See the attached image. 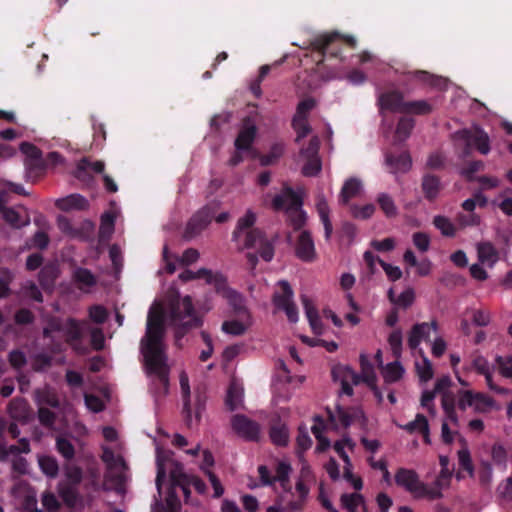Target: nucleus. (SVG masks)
<instances>
[{
	"mask_svg": "<svg viewBox=\"0 0 512 512\" xmlns=\"http://www.w3.org/2000/svg\"><path fill=\"white\" fill-rule=\"evenodd\" d=\"M164 312L160 303L154 302L148 312L146 334L141 340L140 350L144 366L150 378V391L158 398L168 392L169 368L165 356Z\"/></svg>",
	"mask_w": 512,
	"mask_h": 512,
	"instance_id": "obj_1",
	"label": "nucleus"
},
{
	"mask_svg": "<svg viewBox=\"0 0 512 512\" xmlns=\"http://www.w3.org/2000/svg\"><path fill=\"white\" fill-rule=\"evenodd\" d=\"M292 468L285 461L277 463L275 474L272 476L265 466H259L258 472L264 485H272L278 496V502L285 507L296 510L299 509L309 493L308 482L312 478L311 470L307 465H303L300 471L299 479L295 490H292L290 483V474Z\"/></svg>",
	"mask_w": 512,
	"mask_h": 512,
	"instance_id": "obj_2",
	"label": "nucleus"
},
{
	"mask_svg": "<svg viewBox=\"0 0 512 512\" xmlns=\"http://www.w3.org/2000/svg\"><path fill=\"white\" fill-rule=\"evenodd\" d=\"M157 477L156 487L159 496H161L162 485L166 474L170 477V488L165 503L167 510L165 512H177L180 508V501L176 494V488H180L184 495L185 501L188 502L189 489L192 485L199 493H204L206 486L202 480L195 476H188L183 472V467L172 458V454L169 451H162L157 448Z\"/></svg>",
	"mask_w": 512,
	"mask_h": 512,
	"instance_id": "obj_3",
	"label": "nucleus"
},
{
	"mask_svg": "<svg viewBox=\"0 0 512 512\" xmlns=\"http://www.w3.org/2000/svg\"><path fill=\"white\" fill-rule=\"evenodd\" d=\"M256 221V214L252 210L239 218L236 228L233 232V240L236 242L239 250H248L247 259L254 269L258 260V256L265 261H270L274 256L272 244L262 235V233L253 229Z\"/></svg>",
	"mask_w": 512,
	"mask_h": 512,
	"instance_id": "obj_4",
	"label": "nucleus"
},
{
	"mask_svg": "<svg viewBox=\"0 0 512 512\" xmlns=\"http://www.w3.org/2000/svg\"><path fill=\"white\" fill-rule=\"evenodd\" d=\"M102 434L105 442L101 445V459L106 464L110 473L122 479L123 473L127 468L124 459V444L119 438L118 432L113 427H103Z\"/></svg>",
	"mask_w": 512,
	"mask_h": 512,
	"instance_id": "obj_5",
	"label": "nucleus"
},
{
	"mask_svg": "<svg viewBox=\"0 0 512 512\" xmlns=\"http://www.w3.org/2000/svg\"><path fill=\"white\" fill-rule=\"evenodd\" d=\"M167 320L178 329L197 327L201 323L189 296L176 297L170 302Z\"/></svg>",
	"mask_w": 512,
	"mask_h": 512,
	"instance_id": "obj_6",
	"label": "nucleus"
},
{
	"mask_svg": "<svg viewBox=\"0 0 512 512\" xmlns=\"http://www.w3.org/2000/svg\"><path fill=\"white\" fill-rule=\"evenodd\" d=\"M394 481L397 486L416 499H427V495H429L428 484L421 481L419 475L413 469L399 468L394 475Z\"/></svg>",
	"mask_w": 512,
	"mask_h": 512,
	"instance_id": "obj_7",
	"label": "nucleus"
},
{
	"mask_svg": "<svg viewBox=\"0 0 512 512\" xmlns=\"http://www.w3.org/2000/svg\"><path fill=\"white\" fill-rule=\"evenodd\" d=\"M331 425L336 428L357 427L360 430L367 428V418L360 408L343 409L338 407L335 412L329 414Z\"/></svg>",
	"mask_w": 512,
	"mask_h": 512,
	"instance_id": "obj_8",
	"label": "nucleus"
},
{
	"mask_svg": "<svg viewBox=\"0 0 512 512\" xmlns=\"http://www.w3.org/2000/svg\"><path fill=\"white\" fill-rule=\"evenodd\" d=\"M9 201L8 193L3 189L0 191V214L3 220L11 227L19 229L30 224V215L24 206H7Z\"/></svg>",
	"mask_w": 512,
	"mask_h": 512,
	"instance_id": "obj_9",
	"label": "nucleus"
},
{
	"mask_svg": "<svg viewBox=\"0 0 512 512\" xmlns=\"http://www.w3.org/2000/svg\"><path fill=\"white\" fill-rule=\"evenodd\" d=\"M455 139L457 142L464 144L467 149L475 147L482 154H488L490 151L489 136L479 126L457 131L455 133Z\"/></svg>",
	"mask_w": 512,
	"mask_h": 512,
	"instance_id": "obj_10",
	"label": "nucleus"
},
{
	"mask_svg": "<svg viewBox=\"0 0 512 512\" xmlns=\"http://www.w3.org/2000/svg\"><path fill=\"white\" fill-rule=\"evenodd\" d=\"M277 285L278 289L274 293L273 303L278 309L285 312L290 322L296 323L299 317L297 307L293 302V290L284 280L279 281Z\"/></svg>",
	"mask_w": 512,
	"mask_h": 512,
	"instance_id": "obj_11",
	"label": "nucleus"
},
{
	"mask_svg": "<svg viewBox=\"0 0 512 512\" xmlns=\"http://www.w3.org/2000/svg\"><path fill=\"white\" fill-rule=\"evenodd\" d=\"M451 379L449 376L439 378L434 387L436 393L441 394L442 409L447 418L454 424L459 423L458 415L456 413V405L454 395L449 391Z\"/></svg>",
	"mask_w": 512,
	"mask_h": 512,
	"instance_id": "obj_12",
	"label": "nucleus"
},
{
	"mask_svg": "<svg viewBox=\"0 0 512 512\" xmlns=\"http://www.w3.org/2000/svg\"><path fill=\"white\" fill-rule=\"evenodd\" d=\"M44 334L51 338L72 341L80 336L81 327L71 319H67L65 322L53 320L44 328Z\"/></svg>",
	"mask_w": 512,
	"mask_h": 512,
	"instance_id": "obj_13",
	"label": "nucleus"
},
{
	"mask_svg": "<svg viewBox=\"0 0 512 512\" xmlns=\"http://www.w3.org/2000/svg\"><path fill=\"white\" fill-rule=\"evenodd\" d=\"M354 442L350 438H344L340 441L335 442L334 450L339 454V456L345 462L343 476L344 478L350 482L351 486L355 490H360L363 486L362 480L359 477H356L352 473V465L347 454V450H353Z\"/></svg>",
	"mask_w": 512,
	"mask_h": 512,
	"instance_id": "obj_14",
	"label": "nucleus"
},
{
	"mask_svg": "<svg viewBox=\"0 0 512 512\" xmlns=\"http://www.w3.org/2000/svg\"><path fill=\"white\" fill-rule=\"evenodd\" d=\"M314 106L315 101L311 98L304 99L297 106V110L292 121L293 128L297 133V142H299L301 138L306 137L311 131L307 122V117Z\"/></svg>",
	"mask_w": 512,
	"mask_h": 512,
	"instance_id": "obj_15",
	"label": "nucleus"
},
{
	"mask_svg": "<svg viewBox=\"0 0 512 512\" xmlns=\"http://www.w3.org/2000/svg\"><path fill=\"white\" fill-rule=\"evenodd\" d=\"M318 149H319V139L318 137H313L310 139L308 147L302 149L300 152V157L305 161V164L302 168V173L305 176H315L321 170V162L318 157Z\"/></svg>",
	"mask_w": 512,
	"mask_h": 512,
	"instance_id": "obj_16",
	"label": "nucleus"
},
{
	"mask_svg": "<svg viewBox=\"0 0 512 512\" xmlns=\"http://www.w3.org/2000/svg\"><path fill=\"white\" fill-rule=\"evenodd\" d=\"M332 376L334 381L341 385V393L346 395H352L353 385L359 383V375L347 365L334 366Z\"/></svg>",
	"mask_w": 512,
	"mask_h": 512,
	"instance_id": "obj_17",
	"label": "nucleus"
},
{
	"mask_svg": "<svg viewBox=\"0 0 512 512\" xmlns=\"http://www.w3.org/2000/svg\"><path fill=\"white\" fill-rule=\"evenodd\" d=\"M437 334L435 322H423L413 326L408 337V345L411 349H418L421 342H427Z\"/></svg>",
	"mask_w": 512,
	"mask_h": 512,
	"instance_id": "obj_18",
	"label": "nucleus"
},
{
	"mask_svg": "<svg viewBox=\"0 0 512 512\" xmlns=\"http://www.w3.org/2000/svg\"><path fill=\"white\" fill-rule=\"evenodd\" d=\"M231 425L236 434L248 440H257L259 437V426L243 415H235Z\"/></svg>",
	"mask_w": 512,
	"mask_h": 512,
	"instance_id": "obj_19",
	"label": "nucleus"
},
{
	"mask_svg": "<svg viewBox=\"0 0 512 512\" xmlns=\"http://www.w3.org/2000/svg\"><path fill=\"white\" fill-rule=\"evenodd\" d=\"M251 326V317L247 310L238 313V318L228 319L222 323L221 330L230 336H241Z\"/></svg>",
	"mask_w": 512,
	"mask_h": 512,
	"instance_id": "obj_20",
	"label": "nucleus"
},
{
	"mask_svg": "<svg viewBox=\"0 0 512 512\" xmlns=\"http://www.w3.org/2000/svg\"><path fill=\"white\" fill-rule=\"evenodd\" d=\"M296 200L299 202V207H302V190L295 192L290 188H284L280 194L274 197L272 204L276 210H284L288 213L293 210Z\"/></svg>",
	"mask_w": 512,
	"mask_h": 512,
	"instance_id": "obj_21",
	"label": "nucleus"
},
{
	"mask_svg": "<svg viewBox=\"0 0 512 512\" xmlns=\"http://www.w3.org/2000/svg\"><path fill=\"white\" fill-rule=\"evenodd\" d=\"M213 219V212L210 209L203 208L195 214L189 221L186 228V235L192 238L205 229Z\"/></svg>",
	"mask_w": 512,
	"mask_h": 512,
	"instance_id": "obj_22",
	"label": "nucleus"
},
{
	"mask_svg": "<svg viewBox=\"0 0 512 512\" xmlns=\"http://www.w3.org/2000/svg\"><path fill=\"white\" fill-rule=\"evenodd\" d=\"M217 292L221 295L222 298L226 299L229 305L235 310L237 313H241L243 310H247L245 307V301L241 294L237 291L226 287L224 285V279L221 277V281L218 284H215Z\"/></svg>",
	"mask_w": 512,
	"mask_h": 512,
	"instance_id": "obj_23",
	"label": "nucleus"
},
{
	"mask_svg": "<svg viewBox=\"0 0 512 512\" xmlns=\"http://www.w3.org/2000/svg\"><path fill=\"white\" fill-rule=\"evenodd\" d=\"M296 254L303 261H312L315 258L316 252L313 239L310 233L305 230L301 231L298 235Z\"/></svg>",
	"mask_w": 512,
	"mask_h": 512,
	"instance_id": "obj_24",
	"label": "nucleus"
},
{
	"mask_svg": "<svg viewBox=\"0 0 512 512\" xmlns=\"http://www.w3.org/2000/svg\"><path fill=\"white\" fill-rule=\"evenodd\" d=\"M451 479L452 470L446 468L445 470H440L434 482L431 485L428 484L429 495H427V499L435 500L441 498L442 491L450 486Z\"/></svg>",
	"mask_w": 512,
	"mask_h": 512,
	"instance_id": "obj_25",
	"label": "nucleus"
},
{
	"mask_svg": "<svg viewBox=\"0 0 512 512\" xmlns=\"http://www.w3.org/2000/svg\"><path fill=\"white\" fill-rule=\"evenodd\" d=\"M360 363L361 375L359 376V381L362 380L363 382L367 383L374 391L378 401L381 402L383 400V396L375 385L377 377L373 365L369 362L368 357L364 354H361L360 356Z\"/></svg>",
	"mask_w": 512,
	"mask_h": 512,
	"instance_id": "obj_26",
	"label": "nucleus"
},
{
	"mask_svg": "<svg viewBox=\"0 0 512 512\" xmlns=\"http://www.w3.org/2000/svg\"><path fill=\"white\" fill-rule=\"evenodd\" d=\"M55 205L62 211H80L88 208L89 203L86 198L80 194H70L56 200Z\"/></svg>",
	"mask_w": 512,
	"mask_h": 512,
	"instance_id": "obj_27",
	"label": "nucleus"
},
{
	"mask_svg": "<svg viewBox=\"0 0 512 512\" xmlns=\"http://www.w3.org/2000/svg\"><path fill=\"white\" fill-rule=\"evenodd\" d=\"M256 136V126L250 122L244 124L236 140L235 148L238 152L249 151Z\"/></svg>",
	"mask_w": 512,
	"mask_h": 512,
	"instance_id": "obj_28",
	"label": "nucleus"
},
{
	"mask_svg": "<svg viewBox=\"0 0 512 512\" xmlns=\"http://www.w3.org/2000/svg\"><path fill=\"white\" fill-rule=\"evenodd\" d=\"M363 191V184L360 179L352 177L347 179L341 189L339 199L347 204L351 199L359 197Z\"/></svg>",
	"mask_w": 512,
	"mask_h": 512,
	"instance_id": "obj_29",
	"label": "nucleus"
},
{
	"mask_svg": "<svg viewBox=\"0 0 512 512\" xmlns=\"http://www.w3.org/2000/svg\"><path fill=\"white\" fill-rule=\"evenodd\" d=\"M405 104L406 102L403 101L402 96L396 92L382 94L379 97V105L381 110H390L404 113Z\"/></svg>",
	"mask_w": 512,
	"mask_h": 512,
	"instance_id": "obj_30",
	"label": "nucleus"
},
{
	"mask_svg": "<svg viewBox=\"0 0 512 512\" xmlns=\"http://www.w3.org/2000/svg\"><path fill=\"white\" fill-rule=\"evenodd\" d=\"M244 389L237 382H232L228 388L226 395V406L229 410L234 411L243 406Z\"/></svg>",
	"mask_w": 512,
	"mask_h": 512,
	"instance_id": "obj_31",
	"label": "nucleus"
},
{
	"mask_svg": "<svg viewBox=\"0 0 512 512\" xmlns=\"http://www.w3.org/2000/svg\"><path fill=\"white\" fill-rule=\"evenodd\" d=\"M316 209L319 214L320 220L324 226L325 238L327 240H329L331 237L333 228H332V223L329 218L330 209H329L327 201L322 193H320L317 196Z\"/></svg>",
	"mask_w": 512,
	"mask_h": 512,
	"instance_id": "obj_32",
	"label": "nucleus"
},
{
	"mask_svg": "<svg viewBox=\"0 0 512 512\" xmlns=\"http://www.w3.org/2000/svg\"><path fill=\"white\" fill-rule=\"evenodd\" d=\"M477 254L480 264L489 267L494 266L498 261L499 256L495 247L489 242L479 243L477 245Z\"/></svg>",
	"mask_w": 512,
	"mask_h": 512,
	"instance_id": "obj_33",
	"label": "nucleus"
},
{
	"mask_svg": "<svg viewBox=\"0 0 512 512\" xmlns=\"http://www.w3.org/2000/svg\"><path fill=\"white\" fill-rule=\"evenodd\" d=\"M402 428L409 433L418 432L423 434L424 441L430 443L429 423L424 415L417 414L413 421L403 425Z\"/></svg>",
	"mask_w": 512,
	"mask_h": 512,
	"instance_id": "obj_34",
	"label": "nucleus"
},
{
	"mask_svg": "<svg viewBox=\"0 0 512 512\" xmlns=\"http://www.w3.org/2000/svg\"><path fill=\"white\" fill-rule=\"evenodd\" d=\"M302 303L312 331L315 334L321 335L324 331V328L318 316L317 310L314 308L311 300L305 296L302 297Z\"/></svg>",
	"mask_w": 512,
	"mask_h": 512,
	"instance_id": "obj_35",
	"label": "nucleus"
},
{
	"mask_svg": "<svg viewBox=\"0 0 512 512\" xmlns=\"http://www.w3.org/2000/svg\"><path fill=\"white\" fill-rule=\"evenodd\" d=\"M104 170V163L101 161L90 162L86 158L80 160L77 164L75 176L82 181L88 180V173L90 171L95 173H102Z\"/></svg>",
	"mask_w": 512,
	"mask_h": 512,
	"instance_id": "obj_36",
	"label": "nucleus"
},
{
	"mask_svg": "<svg viewBox=\"0 0 512 512\" xmlns=\"http://www.w3.org/2000/svg\"><path fill=\"white\" fill-rule=\"evenodd\" d=\"M389 300L399 308H408L410 307L415 300V291L408 287L403 292H401L398 296L395 295L394 290L391 288L388 291Z\"/></svg>",
	"mask_w": 512,
	"mask_h": 512,
	"instance_id": "obj_37",
	"label": "nucleus"
},
{
	"mask_svg": "<svg viewBox=\"0 0 512 512\" xmlns=\"http://www.w3.org/2000/svg\"><path fill=\"white\" fill-rule=\"evenodd\" d=\"M179 278L183 281L205 279L207 283H213L214 285L221 281V275L213 274L211 271L206 269H200L197 272L186 270L179 275Z\"/></svg>",
	"mask_w": 512,
	"mask_h": 512,
	"instance_id": "obj_38",
	"label": "nucleus"
},
{
	"mask_svg": "<svg viewBox=\"0 0 512 512\" xmlns=\"http://www.w3.org/2000/svg\"><path fill=\"white\" fill-rule=\"evenodd\" d=\"M471 368L476 370L479 374H482L486 378L488 387L491 390H496V387L492 383V369L489 362L483 356H475L471 363Z\"/></svg>",
	"mask_w": 512,
	"mask_h": 512,
	"instance_id": "obj_39",
	"label": "nucleus"
},
{
	"mask_svg": "<svg viewBox=\"0 0 512 512\" xmlns=\"http://www.w3.org/2000/svg\"><path fill=\"white\" fill-rule=\"evenodd\" d=\"M495 401L483 394L473 391V410L477 413H488L495 408Z\"/></svg>",
	"mask_w": 512,
	"mask_h": 512,
	"instance_id": "obj_40",
	"label": "nucleus"
},
{
	"mask_svg": "<svg viewBox=\"0 0 512 512\" xmlns=\"http://www.w3.org/2000/svg\"><path fill=\"white\" fill-rule=\"evenodd\" d=\"M404 368L400 362L395 361L382 367V376L387 383H393L400 380L404 375Z\"/></svg>",
	"mask_w": 512,
	"mask_h": 512,
	"instance_id": "obj_41",
	"label": "nucleus"
},
{
	"mask_svg": "<svg viewBox=\"0 0 512 512\" xmlns=\"http://www.w3.org/2000/svg\"><path fill=\"white\" fill-rule=\"evenodd\" d=\"M386 163L392 173L407 172L411 168V158L407 153L401 154L397 159L386 157Z\"/></svg>",
	"mask_w": 512,
	"mask_h": 512,
	"instance_id": "obj_42",
	"label": "nucleus"
},
{
	"mask_svg": "<svg viewBox=\"0 0 512 512\" xmlns=\"http://www.w3.org/2000/svg\"><path fill=\"white\" fill-rule=\"evenodd\" d=\"M324 429L325 426L323 420L319 417H315L314 424L311 427V430L315 438L318 440V445L316 447L317 451H324L330 446L329 440L323 436Z\"/></svg>",
	"mask_w": 512,
	"mask_h": 512,
	"instance_id": "obj_43",
	"label": "nucleus"
},
{
	"mask_svg": "<svg viewBox=\"0 0 512 512\" xmlns=\"http://www.w3.org/2000/svg\"><path fill=\"white\" fill-rule=\"evenodd\" d=\"M475 476L478 477L479 483L487 487L493 480V469L490 462L486 460L480 461L477 470H475Z\"/></svg>",
	"mask_w": 512,
	"mask_h": 512,
	"instance_id": "obj_44",
	"label": "nucleus"
},
{
	"mask_svg": "<svg viewBox=\"0 0 512 512\" xmlns=\"http://www.w3.org/2000/svg\"><path fill=\"white\" fill-rule=\"evenodd\" d=\"M422 188L425 197L428 199H434L440 192L439 179L432 175H426L422 181Z\"/></svg>",
	"mask_w": 512,
	"mask_h": 512,
	"instance_id": "obj_45",
	"label": "nucleus"
},
{
	"mask_svg": "<svg viewBox=\"0 0 512 512\" xmlns=\"http://www.w3.org/2000/svg\"><path fill=\"white\" fill-rule=\"evenodd\" d=\"M38 464L41 471L48 477L54 478L58 474V463L55 458L51 456L41 455L38 456Z\"/></svg>",
	"mask_w": 512,
	"mask_h": 512,
	"instance_id": "obj_46",
	"label": "nucleus"
},
{
	"mask_svg": "<svg viewBox=\"0 0 512 512\" xmlns=\"http://www.w3.org/2000/svg\"><path fill=\"white\" fill-rule=\"evenodd\" d=\"M421 352V359L415 363L417 374L421 381L427 382L433 377V367L427 357Z\"/></svg>",
	"mask_w": 512,
	"mask_h": 512,
	"instance_id": "obj_47",
	"label": "nucleus"
},
{
	"mask_svg": "<svg viewBox=\"0 0 512 512\" xmlns=\"http://www.w3.org/2000/svg\"><path fill=\"white\" fill-rule=\"evenodd\" d=\"M74 279L82 290H88L96 283L94 275L89 270L82 268L75 271Z\"/></svg>",
	"mask_w": 512,
	"mask_h": 512,
	"instance_id": "obj_48",
	"label": "nucleus"
},
{
	"mask_svg": "<svg viewBox=\"0 0 512 512\" xmlns=\"http://www.w3.org/2000/svg\"><path fill=\"white\" fill-rule=\"evenodd\" d=\"M458 463L459 465L467 471L468 475L473 478L475 477V468L472 463L471 454L467 446H463L458 452Z\"/></svg>",
	"mask_w": 512,
	"mask_h": 512,
	"instance_id": "obj_49",
	"label": "nucleus"
},
{
	"mask_svg": "<svg viewBox=\"0 0 512 512\" xmlns=\"http://www.w3.org/2000/svg\"><path fill=\"white\" fill-rule=\"evenodd\" d=\"M432 111V105L425 100L406 102L404 113L425 115Z\"/></svg>",
	"mask_w": 512,
	"mask_h": 512,
	"instance_id": "obj_50",
	"label": "nucleus"
},
{
	"mask_svg": "<svg viewBox=\"0 0 512 512\" xmlns=\"http://www.w3.org/2000/svg\"><path fill=\"white\" fill-rule=\"evenodd\" d=\"M30 451L29 443L26 439H22L19 445H11L9 447L0 445V459H6L9 455H16L19 453H28Z\"/></svg>",
	"mask_w": 512,
	"mask_h": 512,
	"instance_id": "obj_51",
	"label": "nucleus"
},
{
	"mask_svg": "<svg viewBox=\"0 0 512 512\" xmlns=\"http://www.w3.org/2000/svg\"><path fill=\"white\" fill-rule=\"evenodd\" d=\"M270 438L275 445L285 446L289 441V432L285 425L273 426L270 430Z\"/></svg>",
	"mask_w": 512,
	"mask_h": 512,
	"instance_id": "obj_52",
	"label": "nucleus"
},
{
	"mask_svg": "<svg viewBox=\"0 0 512 512\" xmlns=\"http://www.w3.org/2000/svg\"><path fill=\"white\" fill-rule=\"evenodd\" d=\"M377 202L387 217H395L397 215V207L390 195L381 193L377 198Z\"/></svg>",
	"mask_w": 512,
	"mask_h": 512,
	"instance_id": "obj_53",
	"label": "nucleus"
},
{
	"mask_svg": "<svg viewBox=\"0 0 512 512\" xmlns=\"http://www.w3.org/2000/svg\"><path fill=\"white\" fill-rule=\"evenodd\" d=\"M341 503L349 512H357L363 504V497L359 493L344 494L341 497Z\"/></svg>",
	"mask_w": 512,
	"mask_h": 512,
	"instance_id": "obj_54",
	"label": "nucleus"
},
{
	"mask_svg": "<svg viewBox=\"0 0 512 512\" xmlns=\"http://www.w3.org/2000/svg\"><path fill=\"white\" fill-rule=\"evenodd\" d=\"M290 223L295 229H300L306 222V214L302 207H299L297 200L294 202V208L287 213Z\"/></svg>",
	"mask_w": 512,
	"mask_h": 512,
	"instance_id": "obj_55",
	"label": "nucleus"
},
{
	"mask_svg": "<svg viewBox=\"0 0 512 512\" xmlns=\"http://www.w3.org/2000/svg\"><path fill=\"white\" fill-rule=\"evenodd\" d=\"M466 315L477 326H487L491 321V314L483 309H471L466 312Z\"/></svg>",
	"mask_w": 512,
	"mask_h": 512,
	"instance_id": "obj_56",
	"label": "nucleus"
},
{
	"mask_svg": "<svg viewBox=\"0 0 512 512\" xmlns=\"http://www.w3.org/2000/svg\"><path fill=\"white\" fill-rule=\"evenodd\" d=\"M414 127V121L408 118H402L396 129V138L398 141L406 140Z\"/></svg>",
	"mask_w": 512,
	"mask_h": 512,
	"instance_id": "obj_57",
	"label": "nucleus"
},
{
	"mask_svg": "<svg viewBox=\"0 0 512 512\" xmlns=\"http://www.w3.org/2000/svg\"><path fill=\"white\" fill-rule=\"evenodd\" d=\"M284 152V145L282 143H276L271 147L270 152L262 156L260 162L262 165H271L276 162Z\"/></svg>",
	"mask_w": 512,
	"mask_h": 512,
	"instance_id": "obj_58",
	"label": "nucleus"
},
{
	"mask_svg": "<svg viewBox=\"0 0 512 512\" xmlns=\"http://www.w3.org/2000/svg\"><path fill=\"white\" fill-rule=\"evenodd\" d=\"M412 242L418 251L425 253L430 249V236L424 232H416L412 235Z\"/></svg>",
	"mask_w": 512,
	"mask_h": 512,
	"instance_id": "obj_59",
	"label": "nucleus"
},
{
	"mask_svg": "<svg viewBox=\"0 0 512 512\" xmlns=\"http://www.w3.org/2000/svg\"><path fill=\"white\" fill-rule=\"evenodd\" d=\"M11 416L16 420H24L27 416V405L23 400H16L11 402L9 406Z\"/></svg>",
	"mask_w": 512,
	"mask_h": 512,
	"instance_id": "obj_60",
	"label": "nucleus"
},
{
	"mask_svg": "<svg viewBox=\"0 0 512 512\" xmlns=\"http://www.w3.org/2000/svg\"><path fill=\"white\" fill-rule=\"evenodd\" d=\"M435 227L445 236H453L455 228L452 222L444 216H436L433 221Z\"/></svg>",
	"mask_w": 512,
	"mask_h": 512,
	"instance_id": "obj_61",
	"label": "nucleus"
},
{
	"mask_svg": "<svg viewBox=\"0 0 512 512\" xmlns=\"http://www.w3.org/2000/svg\"><path fill=\"white\" fill-rule=\"evenodd\" d=\"M487 202V198L482 193H477L472 198L466 199L462 203V207L468 212H473L477 206L485 207Z\"/></svg>",
	"mask_w": 512,
	"mask_h": 512,
	"instance_id": "obj_62",
	"label": "nucleus"
},
{
	"mask_svg": "<svg viewBox=\"0 0 512 512\" xmlns=\"http://www.w3.org/2000/svg\"><path fill=\"white\" fill-rule=\"evenodd\" d=\"M491 458L496 465L506 468L507 451L501 444H494L491 448Z\"/></svg>",
	"mask_w": 512,
	"mask_h": 512,
	"instance_id": "obj_63",
	"label": "nucleus"
},
{
	"mask_svg": "<svg viewBox=\"0 0 512 512\" xmlns=\"http://www.w3.org/2000/svg\"><path fill=\"white\" fill-rule=\"evenodd\" d=\"M115 215L105 213L101 217L100 234L102 237H109L114 230Z\"/></svg>",
	"mask_w": 512,
	"mask_h": 512,
	"instance_id": "obj_64",
	"label": "nucleus"
}]
</instances>
